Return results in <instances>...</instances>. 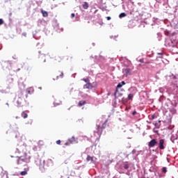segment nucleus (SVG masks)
<instances>
[{"label":"nucleus","mask_w":178,"mask_h":178,"mask_svg":"<svg viewBox=\"0 0 178 178\" xmlns=\"http://www.w3.org/2000/svg\"><path fill=\"white\" fill-rule=\"evenodd\" d=\"M16 159L17 165H20L23 163V162H25L26 163H29V162H30V157L27 156L26 153H24L22 156H17Z\"/></svg>","instance_id":"1"},{"label":"nucleus","mask_w":178,"mask_h":178,"mask_svg":"<svg viewBox=\"0 0 178 178\" xmlns=\"http://www.w3.org/2000/svg\"><path fill=\"white\" fill-rule=\"evenodd\" d=\"M83 81H85L86 84L83 86V88L86 90H92V88H94V86L91 83H90V79L88 78H86L82 79Z\"/></svg>","instance_id":"2"},{"label":"nucleus","mask_w":178,"mask_h":178,"mask_svg":"<svg viewBox=\"0 0 178 178\" xmlns=\"http://www.w3.org/2000/svg\"><path fill=\"white\" fill-rule=\"evenodd\" d=\"M125 84H126V82H124V81H122V82L118 84L116 90L114 93L115 97H116L118 92H119V88H122V87H123V86H124Z\"/></svg>","instance_id":"3"},{"label":"nucleus","mask_w":178,"mask_h":178,"mask_svg":"<svg viewBox=\"0 0 178 178\" xmlns=\"http://www.w3.org/2000/svg\"><path fill=\"white\" fill-rule=\"evenodd\" d=\"M155 145H158V141H156V139H152L150 142H149L148 146L149 148H152L155 147Z\"/></svg>","instance_id":"4"},{"label":"nucleus","mask_w":178,"mask_h":178,"mask_svg":"<svg viewBox=\"0 0 178 178\" xmlns=\"http://www.w3.org/2000/svg\"><path fill=\"white\" fill-rule=\"evenodd\" d=\"M68 141L70 144H74V143H79V140L74 136H72L71 138H69Z\"/></svg>","instance_id":"5"},{"label":"nucleus","mask_w":178,"mask_h":178,"mask_svg":"<svg viewBox=\"0 0 178 178\" xmlns=\"http://www.w3.org/2000/svg\"><path fill=\"white\" fill-rule=\"evenodd\" d=\"M164 144H165V140L161 139L159 140V148H160V149H165V146H163Z\"/></svg>","instance_id":"6"},{"label":"nucleus","mask_w":178,"mask_h":178,"mask_svg":"<svg viewBox=\"0 0 178 178\" xmlns=\"http://www.w3.org/2000/svg\"><path fill=\"white\" fill-rule=\"evenodd\" d=\"M29 170H30V168L27 167L24 169V171H22L20 172L21 176H26V175H27V172H29Z\"/></svg>","instance_id":"7"},{"label":"nucleus","mask_w":178,"mask_h":178,"mask_svg":"<svg viewBox=\"0 0 178 178\" xmlns=\"http://www.w3.org/2000/svg\"><path fill=\"white\" fill-rule=\"evenodd\" d=\"M21 116L23 119H27V118H29V114L27 113V111H23L21 113Z\"/></svg>","instance_id":"8"},{"label":"nucleus","mask_w":178,"mask_h":178,"mask_svg":"<svg viewBox=\"0 0 178 178\" xmlns=\"http://www.w3.org/2000/svg\"><path fill=\"white\" fill-rule=\"evenodd\" d=\"M58 75H57V76H56V79H63L64 74H63V72L59 71L58 73Z\"/></svg>","instance_id":"9"},{"label":"nucleus","mask_w":178,"mask_h":178,"mask_svg":"<svg viewBox=\"0 0 178 178\" xmlns=\"http://www.w3.org/2000/svg\"><path fill=\"white\" fill-rule=\"evenodd\" d=\"M41 13L42 14L43 17H48V12L41 10Z\"/></svg>","instance_id":"10"},{"label":"nucleus","mask_w":178,"mask_h":178,"mask_svg":"<svg viewBox=\"0 0 178 178\" xmlns=\"http://www.w3.org/2000/svg\"><path fill=\"white\" fill-rule=\"evenodd\" d=\"M32 92H34L33 88H29L26 90V94H31Z\"/></svg>","instance_id":"11"},{"label":"nucleus","mask_w":178,"mask_h":178,"mask_svg":"<svg viewBox=\"0 0 178 178\" xmlns=\"http://www.w3.org/2000/svg\"><path fill=\"white\" fill-rule=\"evenodd\" d=\"M87 104V102L86 101H80L79 102V106H83V105H86Z\"/></svg>","instance_id":"12"},{"label":"nucleus","mask_w":178,"mask_h":178,"mask_svg":"<svg viewBox=\"0 0 178 178\" xmlns=\"http://www.w3.org/2000/svg\"><path fill=\"white\" fill-rule=\"evenodd\" d=\"M88 7H89L88 3L86 1L83 2V9H87Z\"/></svg>","instance_id":"13"},{"label":"nucleus","mask_w":178,"mask_h":178,"mask_svg":"<svg viewBox=\"0 0 178 178\" xmlns=\"http://www.w3.org/2000/svg\"><path fill=\"white\" fill-rule=\"evenodd\" d=\"M56 60H57L58 62H62V58L58 56L56 57Z\"/></svg>","instance_id":"14"},{"label":"nucleus","mask_w":178,"mask_h":178,"mask_svg":"<svg viewBox=\"0 0 178 178\" xmlns=\"http://www.w3.org/2000/svg\"><path fill=\"white\" fill-rule=\"evenodd\" d=\"M155 119H156V115L153 114V115L151 116L150 120H155Z\"/></svg>","instance_id":"15"},{"label":"nucleus","mask_w":178,"mask_h":178,"mask_svg":"<svg viewBox=\"0 0 178 178\" xmlns=\"http://www.w3.org/2000/svg\"><path fill=\"white\" fill-rule=\"evenodd\" d=\"M162 172L163 173H166V172H168V168L166 167H163L162 168Z\"/></svg>","instance_id":"16"},{"label":"nucleus","mask_w":178,"mask_h":178,"mask_svg":"<svg viewBox=\"0 0 178 178\" xmlns=\"http://www.w3.org/2000/svg\"><path fill=\"white\" fill-rule=\"evenodd\" d=\"M17 104H18V105H22V98H19L18 100L17 101Z\"/></svg>","instance_id":"17"},{"label":"nucleus","mask_w":178,"mask_h":178,"mask_svg":"<svg viewBox=\"0 0 178 178\" xmlns=\"http://www.w3.org/2000/svg\"><path fill=\"white\" fill-rule=\"evenodd\" d=\"M133 97H134V95H133V94H129L128 95V99H133Z\"/></svg>","instance_id":"18"},{"label":"nucleus","mask_w":178,"mask_h":178,"mask_svg":"<svg viewBox=\"0 0 178 178\" xmlns=\"http://www.w3.org/2000/svg\"><path fill=\"white\" fill-rule=\"evenodd\" d=\"M106 122H107V121H106V122L102 124V130H104V129H105V127H106Z\"/></svg>","instance_id":"19"},{"label":"nucleus","mask_w":178,"mask_h":178,"mask_svg":"<svg viewBox=\"0 0 178 178\" xmlns=\"http://www.w3.org/2000/svg\"><path fill=\"white\" fill-rule=\"evenodd\" d=\"M129 168H130V165L129 164H124V169L127 170V169H129Z\"/></svg>","instance_id":"20"},{"label":"nucleus","mask_w":178,"mask_h":178,"mask_svg":"<svg viewBox=\"0 0 178 178\" xmlns=\"http://www.w3.org/2000/svg\"><path fill=\"white\" fill-rule=\"evenodd\" d=\"M120 17H126V13H122L120 15Z\"/></svg>","instance_id":"21"},{"label":"nucleus","mask_w":178,"mask_h":178,"mask_svg":"<svg viewBox=\"0 0 178 178\" xmlns=\"http://www.w3.org/2000/svg\"><path fill=\"white\" fill-rule=\"evenodd\" d=\"M87 161H92V157L88 156Z\"/></svg>","instance_id":"22"},{"label":"nucleus","mask_w":178,"mask_h":178,"mask_svg":"<svg viewBox=\"0 0 178 178\" xmlns=\"http://www.w3.org/2000/svg\"><path fill=\"white\" fill-rule=\"evenodd\" d=\"M56 143L58 145H60V143H62V141L60 140H58Z\"/></svg>","instance_id":"23"},{"label":"nucleus","mask_w":178,"mask_h":178,"mask_svg":"<svg viewBox=\"0 0 178 178\" xmlns=\"http://www.w3.org/2000/svg\"><path fill=\"white\" fill-rule=\"evenodd\" d=\"M139 62H140V63H144V58H140V59L139 60Z\"/></svg>","instance_id":"24"},{"label":"nucleus","mask_w":178,"mask_h":178,"mask_svg":"<svg viewBox=\"0 0 178 178\" xmlns=\"http://www.w3.org/2000/svg\"><path fill=\"white\" fill-rule=\"evenodd\" d=\"M3 24V19H0V25Z\"/></svg>","instance_id":"25"},{"label":"nucleus","mask_w":178,"mask_h":178,"mask_svg":"<svg viewBox=\"0 0 178 178\" xmlns=\"http://www.w3.org/2000/svg\"><path fill=\"white\" fill-rule=\"evenodd\" d=\"M71 17H76V15L74 13L71 14Z\"/></svg>","instance_id":"26"},{"label":"nucleus","mask_w":178,"mask_h":178,"mask_svg":"<svg viewBox=\"0 0 178 178\" xmlns=\"http://www.w3.org/2000/svg\"><path fill=\"white\" fill-rule=\"evenodd\" d=\"M65 145H70V143H69V141H68V142L65 143Z\"/></svg>","instance_id":"27"},{"label":"nucleus","mask_w":178,"mask_h":178,"mask_svg":"<svg viewBox=\"0 0 178 178\" xmlns=\"http://www.w3.org/2000/svg\"><path fill=\"white\" fill-rule=\"evenodd\" d=\"M155 126H156V127L159 128V125H158V122H156V123H155Z\"/></svg>","instance_id":"28"},{"label":"nucleus","mask_w":178,"mask_h":178,"mask_svg":"<svg viewBox=\"0 0 178 178\" xmlns=\"http://www.w3.org/2000/svg\"><path fill=\"white\" fill-rule=\"evenodd\" d=\"M107 20H111V17H106Z\"/></svg>","instance_id":"29"},{"label":"nucleus","mask_w":178,"mask_h":178,"mask_svg":"<svg viewBox=\"0 0 178 178\" xmlns=\"http://www.w3.org/2000/svg\"><path fill=\"white\" fill-rule=\"evenodd\" d=\"M137 113V111H134L133 113H132V115H136Z\"/></svg>","instance_id":"30"},{"label":"nucleus","mask_w":178,"mask_h":178,"mask_svg":"<svg viewBox=\"0 0 178 178\" xmlns=\"http://www.w3.org/2000/svg\"><path fill=\"white\" fill-rule=\"evenodd\" d=\"M23 35H24V37H26V33H23Z\"/></svg>","instance_id":"31"},{"label":"nucleus","mask_w":178,"mask_h":178,"mask_svg":"<svg viewBox=\"0 0 178 178\" xmlns=\"http://www.w3.org/2000/svg\"><path fill=\"white\" fill-rule=\"evenodd\" d=\"M159 55H162V53H159Z\"/></svg>","instance_id":"32"},{"label":"nucleus","mask_w":178,"mask_h":178,"mask_svg":"<svg viewBox=\"0 0 178 178\" xmlns=\"http://www.w3.org/2000/svg\"><path fill=\"white\" fill-rule=\"evenodd\" d=\"M159 123H161V120H159Z\"/></svg>","instance_id":"33"},{"label":"nucleus","mask_w":178,"mask_h":178,"mask_svg":"<svg viewBox=\"0 0 178 178\" xmlns=\"http://www.w3.org/2000/svg\"><path fill=\"white\" fill-rule=\"evenodd\" d=\"M31 123H33V121H31Z\"/></svg>","instance_id":"34"},{"label":"nucleus","mask_w":178,"mask_h":178,"mask_svg":"<svg viewBox=\"0 0 178 178\" xmlns=\"http://www.w3.org/2000/svg\"><path fill=\"white\" fill-rule=\"evenodd\" d=\"M97 128L99 129V126H97Z\"/></svg>","instance_id":"35"},{"label":"nucleus","mask_w":178,"mask_h":178,"mask_svg":"<svg viewBox=\"0 0 178 178\" xmlns=\"http://www.w3.org/2000/svg\"><path fill=\"white\" fill-rule=\"evenodd\" d=\"M6 105H9V104L7 103Z\"/></svg>","instance_id":"36"}]
</instances>
